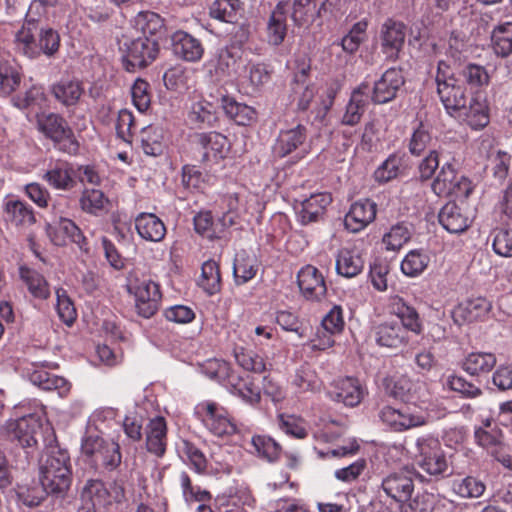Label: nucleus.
<instances>
[{"instance_id": "obj_1", "label": "nucleus", "mask_w": 512, "mask_h": 512, "mask_svg": "<svg viewBox=\"0 0 512 512\" xmlns=\"http://www.w3.org/2000/svg\"><path fill=\"white\" fill-rule=\"evenodd\" d=\"M413 471L403 468L386 475L381 488L387 497L399 504L400 512H430L435 505V496L428 492L412 497L415 485Z\"/></svg>"}, {"instance_id": "obj_2", "label": "nucleus", "mask_w": 512, "mask_h": 512, "mask_svg": "<svg viewBox=\"0 0 512 512\" xmlns=\"http://www.w3.org/2000/svg\"><path fill=\"white\" fill-rule=\"evenodd\" d=\"M16 49L28 57L36 59L41 54L53 57L60 48V35L51 28L40 26L37 19L27 14L25 22L15 36Z\"/></svg>"}, {"instance_id": "obj_3", "label": "nucleus", "mask_w": 512, "mask_h": 512, "mask_svg": "<svg viewBox=\"0 0 512 512\" xmlns=\"http://www.w3.org/2000/svg\"><path fill=\"white\" fill-rule=\"evenodd\" d=\"M70 457L66 450L50 448L40 466V482L62 504L71 485Z\"/></svg>"}, {"instance_id": "obj_4", "label": "nucleus", "mask_w": 512, "mask_h": 512, "mask_svg": "<svg viewBox=\"0 0 512 512\" xmlns=\"http://www.w3.org/2000/svg\"><path fill=\"white\" fill-rule=\"evenodd\" d=\"M415 447L418 466L435 480L458 473L453 466L451 457L447 456L437 438L431 435L421 436L417 438Z\"/></svg>"}, {"instance_id": "obj_5", "label": "nucleus", "mask_w": 512, "mask_h": 512, "mask_svg": "<svg viewBox=\"0 0 512 512\" xmlns=\"http://www.w3.org/2000/svg\"><path fill=\"white\" fill-rule=\"evenodd\" d=\"M127 289L135 296L137 312L144 318L152 317L162 298L159 285L134 268L127 275Z\"/></svg>"}, {"instance_id": "obj_6", "label": "nucleus", "mask_w": 512, "mask_h": 512, "mask_svg": "<svg viewBox=\"0 0 512 512\" xmlns=\"http://www.w3.org/2000/svg\"><path fill=\"white\" fill-rule=\"evenodd\" d=\"M437 94L446 112L455 117L456 114L468 103L465 89L458 84L453 76L449 65L444 61H439L435 76Z\"/></svg>"}, {"instance_id": "obj_7", "label": "nucleus", "mask_w": 512, "mask_h": 512, "mask_svg": "<svg viewBox=\"0 0 512 512\" xmlns=\"http://www.w3.org/2000/svg\"><path fill=\"white\" fill-rule=\"evenodd\" d=\"M37 126L41 133L51 139L58 148L70 155L77 154L79 143L67 121L57 113H43L37 116Z\"/></svg>"}, {"instance_id": "obj_8", "label": "nucleus", "mask_w": 512, "mask_h": 512, "mask_svg": "<svg viewBox=\"0 0 512 512\" xmlns=\"http://www.w3.org/2000/svg\"><path fill=\"white\" fill-rule=\"evenodd\" d=\"M378 415L381 422L395 432L424 426L430 418L427 412L411 406L394 408L387 405L380 409Z\"/></svg>"}, {"instance_id": "obj_9", "label": "nucleus", "mask_w": 512, "mask_h": 512, "mask_svg": "<svg viewBox=\"0 0 512 512\" xmlns=\"http://www.w3.org/2000/svg\"><path fill=\"white\" fill-rule=\"evenodd\" d=\"M432 191L440 197L467 198L472 192L471 182L457 172L453 164L446 162L431 183Z\"/></svg>"}, {"instance_id": "obj_10", "label": "nucleus", "mask_w": 512, "mask_h": 512, "mask_svg": "<svg viewBox=\"0 0 512 512\" xmlns=\"http://www.w3.org/2000/svg\"><path fill=\"white\" fill-rule=\"evenodd\" d=\"M196 409L205 427L215 436H230L236 432V424L227 410L218 403L205 401L198 404Z\"/></svg>"}, {"instance_id": "obj_11", "label": "nucleus", "mask_w": 512, "mask_h": 512, "mask_svg": "<svg viewBox=\"0 0 512 512\" xmlns=\"http://www.w3.org/2000/svg\"><path fill=\"white\" fill-rule=\"evenodd\" d=\"M124 61L128 71L143 68L151 64L158 56L159 44L157 38L141 36L124 43Z\"/></svg>"}, {"instance_id": "obj_12", "label": "nucleus", "mask_w": 512, "mask_h": 512, "mask_svg": "<svg viewBox=\"0 0 512 512\" xmlns=\"http://www.w3.org/2000/svg\"><path fill=\"white\" fill-rule=\"evenodd\" d=\"M309 151L310 144L307 141V129L303 125L281 131L273 146V153L279 158L294 153V158L299 160Z\"/></svg>"}, {"instance_id": "obj_13", "label": "nucleus", "mask_w": 512, "mask_h": 512, "mask_svg": "<svg viewBox=\"0 0 512 512\" xmlns=\"http://www.w3.org/2000/svg\"><path fill=\"white\" fill-rule=\"evenodd\" d=\"M45 367H48L46 362L31 363L23 368V374L34 386L44 391H57L61 397L66 396L71 388L70 383L64 377L48 372Z\"/></svg>"}, {"instance_id": "obj_14", "label": "nucleus", "mask_w": 512, "mask_h": 512, "mask_svg": "<svg viewBox=\"0 0 512 512\" xmlns=\"http://www.w3.org/2000/svg\"><path fill=\"white\" fill-rule=\"evenodd\" d=\"M405 80L400 69L389 68L370 87L369 98L374 104H385L396 98Z\"/></svg>"}, {"instance_id": "obj_15", "label": "nucleus", "mask_w": 512, "mask_h": 512, "mask_svg": "<svg viewBox=\"0 0 512 512\" xmlns=\"http://www.w3.org/2000/svg\"><path fill=\"white\" fill-rule=\"evenodd\" d=\"M332 196L328 192L311 194L308 198L296 200L298 220L302 225L320 221L331 204Z\"/></svg>"}, {"instance_id": "obj_16", "label": "nucleus", "mask_w": 512, "mask_h": 512, "mask_svg": "<svg viewBox=\"0 0 512 512\" xmlns=\"http://www.w3.org/2000/svg\"><path fill=\"white\" fill-rule=\"evenodd\" d=\"M365 394V387L354 377H345L335 381L328 391V396L331 400L348 407L359 405Z\"/></svg>"}, {"instance_id": "obj_17", "label": "nucleus", "mask_w": 512, "mask_h": 512, "mask_svg": "<svg viewBox=\"0 0 512 512\" xmlns=\"http://www.w3.org/2000/svg\"><path fill=\"white\" fill-rule=\"evenodd\" d=\"M406 27L400 21L387 19L381 27V48L386 58L395 61L403 48Z\"/></svg>"}, {"instance_id": "obj_18", "label": "nucleus", "mask_w": 512, "mask_h": 512, "mask_svg": "<svg viewBox=\"0 0 512 512\" xmlns=\"http://www.w3.org/2000/svg\"><path fill=\"white\" fill-rule=\"evenodd\" d=\"M373 332L376 343L382 347L398 349L409 342V328H405L396 320L384 321L377 324Z\"/></svg>"}, {"instance_id": "obj_19", "label": "nucleus", "mask_w": 512, "mask_h": 512, "mask_svg": "<svg viewBox=\"0 0 512 512\" xmlns=\"http://www.w3.org/2000/svg\"><path fill=\"white\" fill-rule=\"evenodd\" d=\"M37 427L36 420L29 415L7 421L3 427V432L11 442H16L23 448H28L37 443L35 437Z\"/></svg>"}, {"instance_id": "obj_20", "label": "nucleus", "mask_w": 512, "mask_h": 512, "mask_svg": "<svg viewBox=\"0 0 512 512\" xmlns=\"http://www.w3.org/2000/svg\"><path fill=\"white\" fill-rule=\"evenodd\" d=\"M297 282L302 295L307 300L320 301L326 295L327 288L324 277L312 265L301 268L297 275Z\"/></svg>"}, {"instance_id": "obj_21", "label": "nucleus", "mask_w": 512, "mask_h": 512, "mask_svg": "<svg viewBox=\"0 0 512 512\" xmlns=\"http://www.w3.org/2000/svg\"><path fill=\"white\" fill-rule=\"evenodd\" d=\"M172 50L174 55L187 62L195 63L202 59L204 46L202 42L193 35L179 30L171 36Z\"/></svg>"}, {"instance_id": "obj_22", "label": "nucleus", "mask_w": 512, "mask_h": 512, "mask_svg": "<svg viewBox=\"0 0 512 512\" xmlns=\"http://www.w3.org/2000/svg\"><path fill=\"white\" fill-rule=\"evenodd\" d=\"M376 203L370 199L353 203L345 215L344 225L347 230L357 233L369 225L376 217Z\"/></svg>"}, {"instance_id": "obj_23", "label": "nucleus", "mask_w": 512, "mask_h": 512, "mask_svg": "<svg viewBox=\"0 0 512 512\" xmlns=\"http://www.w3.org/2000/svg\"><path fill=\"white\" fill-rule=\"evenodd\" d=\"M387 309L390 314L395 315L400 324L409 328L415 335L422 333L423 325L417 310L409 305L402 297L398 295L390 296L387 303Z\"/></svg>"}, {"instance_id": "obj_24", "label": "nucleus", "mask_w": 512, "mask_h": 512, "mask_svg": "<svg viewBox=\"0 0 512 512\" xmlns=\"http://www.w3.org/2000/svg\"><path fill=\"white\" fill-rule=\"evenodd\" d=\"M219 107L220 98L194 101L188 112V120L197 128L213 127L218 121L217 109Z\"/></svg>"}, {"instance_id": "obj_25", "label": "nucleus", "mask_w": 512, "mask_h": 512, "mask_svg": "<svg viewBox=\"0 0 512 512\" xmlns=\"http://www.w3.org/2000/svg\"><path fill=\"white\" fill-rule=\"evenodd\" d=\"M50 92L66 108L75 107L84 94L83 83L77 78H61L50 87Z\"/></svg>"}, {"instance_id": "obj_26", "label": "nucleus", "mask_w": 512, "mask_h": 512, "mask_svg": "<svg viewBox=\"0 0 512 512\" xmlns=\"http://www.w3.org/2000/svg\"><path fill=\"white\" fill-rule=\"evenodd\" d=\"M239 55L232 47L221 48L216 56L207 62L206 67L209 74L216 81H221L232 75L235 71Z\"/></svg>"}, {"instance_id": "obj_27", "label": "nucleus", "mask_w": 512, "mask_h": 512, "mask_svg": "<svg viewBox=\"0 0 512 512\" xmlns=\"http://www.w3.org/2000/svg\"><path fill=\"white\" fill-rule=\"evenodd\" d=\"M369 93L370 86L368 83H362L352 92L342 116V124L354 126L360 122L366 109Z\"/></svg>"}, {"instance_id": "obj_28", "label": "nucleus", "mask_w": 512, "mask_h": 512, "mask_svg": "<svg viewBox=\"0 0 512 512\" xmlns=\"http://www.w3.org/2000/svg\"><path fill=\"white\" fill-rule=\"evenodd\" d=\"M455 118L466 122L473 129L484 128L489 123L488 106L480 96L471 98L464 104Z\"/></svg>"}, {"instance_id": "obj_29", "label": "nucleus", "mask_w": 512, "mask_h": 512, "mask_svg": "<svg viewBox=\"0 0 512 512\" xmlns=\"http://www.w3.org/2000/svg\"><path fill=\"white\" fill-rule=\"evenodd\" d=\"M496 355L491 352L476 351L468 353L460 362V367L472 377L490 373L496 366Z\"/></svg>"}, {"instance_id": "obj_30", "label": "nucleus", "mask_w": 512, "mask_h": 512, "mask_svg": "<svg viewBox=\"0 0 512 512\" xmlns=\"http://www.w3.org/2000/svg\"><path fill=\"white\" fill-rule=\"evenodd\" d=\"M196 137L198 144L203 149V162L222 159L228 151V139L221 133L212 131L200 133Z\"/></svg>"}, {"instance_id": "obj_31", "label": "nucleus", "mask_w": 512, "mask_h": 512, "mask_svg": "<svg viewBox=\"0 0 512 512\" xmlns=\"http://www.w3.org/2000/svg\"><path fill=\"white\" fill-rule=\"evenodd\" d=\"M220 107L225 115L237 125L248 126L256 121L257 113L253 107L237 102L226 94L220 96Z\"/></svg>"}, {"instance_id": "obj_32", "label": "nucleus", "mask_w": 512, "mask_h": 512, "mask_svg": "<svg viewBox=\"0 0 512 512\" xmlns=\"http://www.w3.org/2000/svg\"><path fill=\"white\" fill-rule=\"evenodd\" d=\"M167 445V425L164 417L156 416L146 427V446L150 453L163 456Z\"/></svg>"}, {"instance_id": "obj_33", "label": "nucleus", "mask_w": 512, "mask_h": 512, "mask_svg": "<svg viewBox=\"0 0 512 512\" xmlns=\"http://www.w3.org/2000/svg\"><path fill=\"white\" fill-rule=\"evenodd\" d=\"M42 178L57 190H70L75 184L73 168L65 161L50 164Z\"/></svg>"}, {"instance_id": "obj_34", "label": "nucleus", "mask_w": 512, "mask_h": 512, "mask_svg": "<svg viewBox=\"0 0 512 512\" xmlns=\"http://www.w3.org/2000/svg\"><path fill=\"white\" fill-rule=\"evenodd\" d=\"M4 219L17 227H29L36 221L32 207L19 199L4 202Z\"/></svg>"}, {"instance_id": "obj_35", "label": "nucleus", "mask_w": 512, "mask_h": 512, "mask_svg": "<svg viewBox=\"0 0 512 512\" xmlns=\"http://www.w3.org/2000/svg\"><path fill=\"white\" fill-rule=\"evenodd\" d=\"M135 227L142 239L151 242L161 241L166 234L164 223L152 213H140L135 219Z\"/></svg>"}, {"instance_id": "obj_36", "label": "nucleus", "mask_w": 512, "mask_h": 512, "mask_svg": "<svg viewBox=\"0 0 512 512\" xmlns=\"http://www.w3.org/2000/svg\"><path fill=\"white\" fill-rule=\"evenodd\" d=\"M289 1L290 0H280L269 18L267 36L269 43L274 46L280 45L285 39L287 32L285 15Z\"/></svg>"}, {"instance_id": "obj_37", "label": "nucleus", "mask_w": 512, "mask_h": 512, "mask_svg": "<svg viewBox=\"0 0 512 512\" xmlns=\"http://www.w3.org/2000/svg\"><path fill=\"white\" fill-rule=\"evenodd\" d=\"M438 219L439 223L449 233H462L470 226L469 218L463 214L461 208L454 202H448L442 207Z\"/></svg>"}, {"instance_id": "obj_38", "label": "nucleus", "mask_w": 512, "mask_h": 512, "mask_svg": "<svg viewBox=\"0 0 512 512\" xmlns=\"http://www.w3.org/2000/svg\"><path fill=\"white\" fill-rule=\"evenodd\" d=\"M19 276L34 298L46 300L50 297L49 283L38 271L27 266H21L19 268Z\"/></svg>"}, {"instance_id": "obj_39", "label": "nucleus", "mask_w": 512, "mask_h": 512, "mask_svg": "<svg viewBox=\"0 0 512 512\" xmlns=\"http://www.w3.org/2000/svg\"><path fill=\"white\" fill-rule=\"evenodd\" d=\"M243 3L240 0H215L209 7V15L222 22L237 24L242 17Z\"/></svg>"}, {"instance_id": "obj_40", "label": "nucleus", "mask_w": 512, "mask_h": 512, "mask_svg": "<svg viewBox=\"0 0 512 512\" xmlns=\"http://www.w3.org/2000/svg\"><path fill=\"white\" fill-rule=\"evenodd\" d=\"M474 437L476 443L493 456H497L503 451L502 432L496 427H491L489 422L486 423L485 427L476 428Z\"/></svg>"}, {"instance_id": "obj_41", "label": "nucleus", "mask_w": 512, "mask_h": 512, "mask_svg": "<svg viewBox=\"0 0 512 512\" xmlns=\"http://www.w3.org/2000/svg\"><path fill=\"white\" fill-rule=\"evenodd\" d=\"M364 262L354 250L342 248L336 256V272L346 278L357 276L363 269Z\"/></svg>"}, {"instance_id": "obj_42", "label": "nucleus", "mask_w": 512, "mask_h": 512, "mask_svg": "<svg viewBox=\"0 0 512 512\" xmlns=\"http://www.w3.org/2000/svg\"><path fill=\"white\" fill-rule=\"evenodd\" d=\"M491 47L500 57L512 54V22H504L494 27L491 32Z\"/></svg>"}, {"instance_id": "obj_43", "label": "nucleus", "mask_w": 512, "mask_h": 512, "mask_svg": "<svg viewBox=\"0 0 512 512\" xmlns=\"http://www.w3.org/2000/svg\"><path fill=\"white\" fill-rule=\"evenodd\" d=\"M141 147L146 155L159 156L164 151V132L159 126L148 125L141 129Z\"/></svg>"}, {"instance_id": "obj_44", "label": "nucleus", "mask_w": 512, "mask_h": 512, "mask_svg": "<svg viewBox=\"0 0 512 512\" xmlns=\"http://www.w3.org/2000/svg\"><path fill=\"white\" fill-rule=\"evenodd\" d=\"M254 256L241 251L236 254L233 264V275L238 285L244 284L255 277L257 264Z\"/></svg>"}, {"instance_id": "obj_45", "label": "nucleus", "mask_w": 512, "mask_h": 512, "mask_svg": "<svg viewBox=\"0 0 512 512\" xmlns=\"http://www.w3.org/2000/svg\"><path fill=\"white\" fill-rule=\"evenodd\" d=\"M109 490L99 479H89L84 485L81 498L89 506H104L108 503Z\"/></svg>"}, {"instance_id": "obj_46", "label": "nucleus", "mask_w": 512, "mask_h": 512, "mask_svg": "<svg viewBox=\"0 0 512 512\" xmlns=\"http://www.w3.org/2000/svg\"><path fill=\"white\" fill-rule=\"evenodd\" d=\"M135 26L143 36L149 35V38H156L164 30V20L155 12L141 11L135 17Z\"/></svg>"}, {"instance_id": "obj_47", "label": "nucleus", "mask_w": 512, "mask_h": 512, "mask_svg": "<svg viewBox=\"0 0 512 512\" xmlns=\"http://www.w3.org/2000/svg\"><path fill=\"white\" fill-rule=\"evenodd\" d=\"M430 262V257L423 250L409 251L401 262V271L409 277L422 274Z\"/></svg>"}, {"instance_id": "obj_48", "label": "nucleus", "mask_w": 512, "mask_h": 512, "mask_svg": "<svg viewBox=\"0 0 512 512\" xmlns=\"http://www.w3.org/2000/svg\"><path fill=\"white\" fill-rule=\"evenodd\" d=\"M193 220L195 231L209 240L220 239L222 232L226 229L220 226L219 221L217 223L213 222L210 211L199 212L194 216Z\"/></svg>"}, {"instance_id": "obj_49", "label": "nucleus", "mask_w": 512, "mask_h": 512, "mask_svg": "<svg viewBox=\"0 0 512 512\" xmlns=\"http://www.w3.org/2000/svg\"><path fill=\"white\" fill-rule=\"evenodd\" d=\"M199 286L209 295L220 290L221 276L218 264L214 260H207L202 265Z\"/></svg>"}, {"instance_id": "obj_50", "label": "nucleus", "mask_w": 512, "mask_h": 512, "mask_svg": "<svg viewBox=\"0 0 512 512\" xmlns=\"http://www.w3.org/2000/svg\"><path fill=\"white\" fill-rule=\"evenodd\" d=\"M228 384L230 385L231 393L241 398L244 402L251 405L259 403L261 399L260 390L251 381L241 378L235 381V377L231 375Z\"/></svg>"}, {"instance_id": "obj_51", "label": "nucleus", "mask_w": 512, "mask_h": 512, "mask_svg": "<svg viewBox=\"0 0 512 512\" xmlns=\"http://www.w3.org/2000/svg\"><path fill=\"white\" fill-rule=\"evenodd\" d=\"M108 203V198L98 189H85L80 197L81 209L92 215L102 213Z\"/></svg>"}, {"instance_id": "obj_52", "label": "nucleus", "mask_w": 512, "mask_h": 512, "mask_svg": "<svg viewBox=\"0 0 512 512\" xmlns=\"http://www.w3.org/2000/svg\"><path fill=\"white\" fill-rule=\"evenodd\" d=\"M445 384L450 390L460 394L463 398L466 399H475L482 396L483 394V391L480 387L468 381L461 375H448Z\"/></svg>"}, {"instance_id": "obj_53", "label": "nucleus", "mask_w": 512, "mask_h": 512, "mask_svg": "<svg viewBox=\"0 0 512 512\" xmlns=\"http://www.w3.org/2000/svg\"><path fill=\"white\" fill-rule=\"evenodd\" d=\"M317 0H294L291 18L295 25L304 26L316 20Z\"/></svg>"}, {"instance_id": "obj_54", "label": "nucleus", "mask_w": 512, "mask_h": 512, "mask_svg": "<svg viewBox=\"0 0 512 512\" xmlns=\"http://www.w3.org/2000/svg\"><path fill=\"white\" fill-rule=\"evenodd\" d=\"M234 357L237 364L246 371L263 373L266 370L264 359L252 350L236 347Z\"/></svg>"}, {"instance_id": "obj_55", "label": "nucleus", "mask_w": 512, "mask_h": 512, "mask_svg": "<svg viewBox=\"0 0 512 512\" xmlns=\"http://www.w3.org/2000/svg\"><path fill=\"white\" fill-rule=\"evenodd\" d=\"M367 26V21L361 20L351 27L348 34L342 38L340 43L345 52L353 54L359 49L360 45L366 39Z\"/></svg>"}, {"instance_id": "obj_56", "label": "nucleus", "mask_w": 512, "mask_h": 512, "mask_svg": "<svg viewBox=\"0 0 512 512\" xmlns=\"http://www.w3.org/2000/svg\"><path fill=\"white\" fill-rule=\"evenodd\" d=\"M454 492L462 498H478L486 490L485 484L472 476H467L453 482Z\"/></svg>"}, {"instance_id": "obj_57", "label": "nucleus", "mask_w": 512, "mask_h": 512, "mask_svg": "<svg viewBox=\"0 0 512 512\" xmlns=\"http://www.w3.org/2000/svg\"><path fill=\"white\" fill-rule=\"evenodd\" d=\"M411 238V231L404 223H398L391 227L382 239L386 250L397 251Z\"/></svg>"}, {"instance_id": "obj_58", "label": "nucleus", "mask_w": 512, "mask_h": 512, "mask_svg": "<svg viewBox=\"0 0 512 512\" xmlns=\"http://www.w3.org/2000/svg\"><path fill=\"white\" fill-rule=\"evenodd\" d=\"M255 452L268 461L276 460L281 452V446L271 437L256 435L251 439Z\"/></svg>"}, {"instance_id": "obj_59", "label": "nucleus", "mask_w": 512, "mask_h": 512, "mask_svg": "<svg viewBox=\"0 0 512 512\" xmlns=\"http://www.w3.org/2000/svg\"><path fill=\"white\" fill-rule=\"evenodd\" d=\"M181 457L197 472L202 473L207 468V459L203 452L189 441H183L180 448Z\"/></svg>"}, {"instance_id": "obj_60", "label": "nucleus", "mask_w": 512, "mask_h": 512, "mask_svg": "<svg viewBox=\"0 0 512 512\" xmlns=\"http://www.w3.org/2000/svg\"><path fill=\"white\" fill-rule=\"evenodd\" d=\"M432 137L428 129L420 123L419 126L413 131L409 143L408 150L411 155L419 157L427 149H431Z\"/></svg>"}, {"instance_id": "obj_61", "label": "nucleus", "mask_w": 512, "mask_h": 512, "mask_svg": "<svg viewBox=\"0 0 512 512\" xmlns=\"http://www.w3.org/2000/svg\"><path fill=\"white\" fill-rule=\"evenodd\" d=\"M56 293V310L59 318L67 325H72L76 320L77 312L75 306L63 288H58Z\"/></svg>"}, {"instance_id": "obj_62", "label": "nucleus", "mask_w": 512, "mask_h": 512, "mask_svg": "<svg viewBox=\"0 0 512 512\" xmlns=\"http://www.w3.org/2000/svg\"><path fill=\"white\" fill-rule=\"evenodd\" d=\"M491 309V303L485 298L470 300L465 306H460L455 311V316L461 315L465 320L473 321L478 317L486 315Z\"/></svg>"}, {"instance_id": "obj_63", "label": "nucleus", "mask_w": 512, "mask_h": 512, "mask_svg": "<svg viewBox=\"0 0 512 512\" xmlns=\"http://www.w3.org/2000/svg\"><path fill=\"white\" fill-rule=\"evenodd\" d=\"M17 496L19 501L28 507L38 506L45 498V496H51L47 493L42 483L33 484L32 486H21L18 489Z\"/></svg>"}, {"instance_id": "obj_64", "label": "nucleus", "mask_w": 512, "mask_h": 512, "mask_svg": "<svg viewBox=\"0 0 512 512\" xmlns=\"http://www.w3.org/2000/svg\"><path fill=\"white\" fill-rule=\"evenodd\" d=\"M511 160V155L504 151H498L495 155L491 156L489 169L493 178L499 184H503L507 178Z\"/></svg>"}]
</instances>
